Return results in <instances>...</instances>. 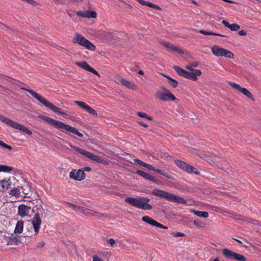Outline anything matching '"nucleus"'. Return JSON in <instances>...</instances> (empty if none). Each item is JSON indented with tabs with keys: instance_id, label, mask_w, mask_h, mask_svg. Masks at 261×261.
<instances>
[{
	"instance_id": "39448f33",
	"label": "nucleus",
	"mask_w": 261,
	"mask_h": 261,
	"mask_svg": "<svg viewBox=\"0 0 261 261\" xmlns=\"http://www.w3.org/2000/svg\"><path fill=\"white\" fill-rule=\"evenodd\" d=\"M69 145L72 148L74 149V151L87 157L88 159H90L92 161H95L98 163H101L103 165H107L108 164V161L101 156L93 154L91 152H88L82 148L75 146L71 144H70Z\"/></svg>"
},
{
	"instance_id": "7ed1b4c3",
	"label": "nucleus",
	"mask_w": 261,
	"mask_h": 261,
	"mask_svg": "<svg viewBox=\"0 0 261 261\" xmlns=\"http://www.w3.org/2000/svg\"><path fill=\"white\" fill-rule=\"evenodd\" d=\"M125 201L130 205L143 210H151L152 205L147 203L150 199L146 197H139L138 198H132V197H126Z\"/></svg>"
},
{
	"instance_id": "37998d69",
	"label": "nucleus",
	"mask_w": 261,
	"mask_h": 261,
	"mask_svg": "<svg viewBox=\"0 0 261 261\" xmlns=\"http://www.w3.org/2000/svg\"><path fill=\"white\" fill-rule=\"evenodd\" d=\"M108 243L111 245L112 247H115L116 246V243L115 242V241L113 238H110L108 239Z\"/></svg>"
},
{
	"instance_id": "4c0bfd02",
	"label": "nucleus",
	"mask_w": 261,
	"mask_h": 261,
	"mask_svg": "<svg viewBox=\"0 0 261 261\" xmlns=\"http://www.w3.org/2000/svg\"><path fill=\"white\" fill-rule=\"evenodd\" d=\"M18 242V239L16 237H13L11 238V237L8 238V244L9 245H17Z\"/></svg>"
},
{
	"instance_id": "2eb2a0df",
	"label": "nucleus",
	"mask_w": 261,
	"mask_h": 261,
	"mask_svg": "<svg viewBox=\"0 0 261 261\" xmlns=\"http://www.w3.org/2000/svg\"><path fill=\"white\" fill-rule=\"evenodd\" d=\"M142 220L144 222H145L147 224H148L149 225L156 226L157 227L163 228V229H167L168 228V227L166 226V225L161 224V223H159V222H158L157 221L154 220L153 219H152V218H151L148 216H143L142 218Z\"/></svg>"
},
{
	"instance_id": "a18cd8bd",
	"label": "nucleus",
	"mask_w": 261,
	"mask_h": 261,
	"mask_svg": "<svg viewBox=\"0 0 261 261\" xmlns=\"http://www.w3.org/2000/svg\"><path fill=\"white\" fill-rule=\"evenodd\" d=\"M65 204L67 206H68V207H71L73 210H75V208H76V206L77 205H75V204H72L70 202H65Z\"/></svg>"
},
{
	"instance_id": "412c9836",
	"label": "nucleus",
	"mask_w": 261,
	"mask_h": 261,
	"mask_svg": "<svg viewBox=\"0 0 261 261\" xmlns=\"http://www.w3.org/2000/svg\"><path fill=\"white\" fill-rule=\"evenodd\" d=\"M30 210V207L22 204L18 206V214L21 217H24L25 216H28Z\"/></svg>"
},
{
	"instance_id": "9b49d317",
	"label": "nucleus",
	"mask_w": 261,
	"mask_h": 261,
	"mask_svg": "<svg viewBox=\"0 0 261 261\" xmlns=\"http://www.w3.org/2000/svg\"><path fill=\"white\" fill-rule=\"evenodd\" d=\"M175 164L181 170H184L189 173H193L195 174H199V172L197 171V169L181 160H175Z\"/></svg>"
},
{
	"instance_id": "f257e3e1",
	"label": "nucleus",
	"mask_w": 261,
	"mask_h": 261,
	"mask_svg": "<svg viewBox=\"0 0 261 261\" xmlns=\"http://www.w3.org/2000/svg\"><path fill=\"white\" fill-rule=\"evenodd\" d=\"M39 118H41L48 124L66 135H71L74 134L81 138L83 137V134L80 133L76 128L61 121L43 116H40Z\"/></svg>"
},
{
	"instance_id": "052dcab7",
	"label": "nucleus",
	"mask_w": 261,
	"mask_h": 261,
	"mask_svg": "<svg viewBox=\"0 0 261 261\" xmlns=\"http://www.w3.org/2000/svg\"><path fill=\"white\" fill-rule=\"evenodd\" d=\"M223 1H225V2H228L231 3V2H230V1H228V0H223Z\"/></svg>"
},
{
	"instance_id": "423d86ee",
	"label": "nucleus",
	"mask_w": 261,
	"mask_h": 261,
	"mask_svg": "<svg viewBox=\"0 0 261 261\" xmlns=\"http://www.w3.org/2000/svg\"><path fill=\"white\" fill-rule=\"evenodd\" d=\"M0 121L6 123L10 127L19 130L20 131H22L23 132L27 134L31 135L32 134V132L31 130H30L27 127H25L23 125L19 124L13 120H12L9 118H7V117H5L3 116L0 115Z\"/></svg>"
},
{
	"instance_id": "aec40b11",
	"label": "nucleus",
	"mask_w": 261,
	"mask_h": 261,
	"mask_svg": "<svg viewBox=\"0 0 261 261\" xmlns=\"http://www.w3.org/2000/svg\"><path fill=\"white\" fill-rule=\"evenodd\" d=\"M137 173L140 176H142L144 178L148 179L150 181H152L153 182L155 183L156 184H160V182L154 176L151 175L150 174L144 172L142 171V170H138L137 171Z\"/></svg>"
},
{
	"instance_id": "20e7f679",
	"label": "nucleus",
	"mask_w": 261,
	"mask_h": 261,
	"mask_svg": "<svg viewBox=\"0 0 261 261\" xmlns=\"http://www.w3.org/2000/svg\"><path fill=\"white\" fill-rule=\"evenodd\" d=\"M152 194L154 196L165 198L167 200L172 202L182 204H187V201L184 198L177 196L173 194L158 189H154L152 191Z\"/></svg>"
},
{
	"instance_id": "6ab92c4d",
	"label": "nucleus",
	"mask_w": 261,
	"mask_h": 261,
	"mask_svg": "<svg viewBox=\"0 0 261 261\" xmlns=\"http://www.w3.org/2000/svg\"><path fill=\"white\" fill-rule=\"evenodd\" d=\"M161 43L163 45L166 47L169 50V51H175V53H177L180 54H182L184 53L182 49L177 47L169 42L166 41H162Z\"/></svg>"
},
{
	"instance_id": "bf43d9fd",
	"label": "nucleus",
	"mask_w": 261,
	"mask_h": 261,
	"mask_svg": "<svg viewBox=\"0 0 261 261\" xmlns=\"http://www.w3.org/2000/svg\"><path fill=\"white\" fill-rule=\"evenodd\" d=\"M213 261H220V258L218 257H216Z\"/></svg>"
},
{
	"instance_id": "dca6fc26",
	"label": "nucleus",
	"mask_w": 261,
	"mask_h": 261,
	"mask_svg": "<svg viewBox=\"0 0 261 261\" xmlns=\"http://www.w3.org/2000/svg\"><path fill=\"white\" fill-rule=\"evenodd\" d=\"M69 176L74 180L81 181L85 178L86 174L84 170L80 169L76 171L75 170H73L70 172Z\"/></svg>"
},
{
	"instance_id": "72a5a7b5",
	"label": "nucleus",
	"mask_w": 261,
	"mask_h": 261,
	"mask_svg": "<svg viewBox=\"0 0 261 261\" xmlns=\"http://www.w3.org/2000/svg\"><path fill=\"white\" fill-rule=\"evenodd\" d=\"M197 31L199 33H200V34H201L202 35H204L215 36H223L222 35H221L219 34L213 33L212 32H208V31H204L202 30H200Z\"/></svg>"
},
{
	"instance_id": "473e14b6",
	"label": "nucleus",
	"mask_w": 261,
	"mask_h": 261,
	"mask_svg": "<svg viewBox=\"0 0 261 261\" xmlns=\"http://www.w3.org/2000/svg\"><path fill=\"white\" fill-rule=\"evenodd\" d=\"M14 168L5 165H0V172H4L9 173L11 171H13Z\"/></svg>"
},
{
	"instance_id": "9d476101",
	"label": "nucleus",
	"mask_w": 261,
	"mask_h": 261,
	"mask_svg": "<svg viewBox=\"0 0 261 261\" xmlns=\"http://www.w3.org/2000/svg\"><path fill=\"white\" fill-rule=\"evenodd\" d=\"M222 253L226 258L234 261H246L245 257L240 253L231 251L228 249L222 250Z\"/></svg>"
},
{
	"instance_id": "8fccbe9b",
	"label": "nucleus",
	"mask_w": 261,
	"mask_h": 261,
	"mask_svg": "<svg viewBox=\"0 0 261 261\" xmlns=\"http://www.w3.org/2000/svg\"><path fill=\"white\" fill-rule=\"evenodd\" d=\"M45 245V242L44 241H41L38 243L37 247V248H41L44 247Z\"/></svg>"
},
{
	"instance_id": "e433bc0d",
	"label": "nucleus",
	"mask_w": 261,
	"mask_h": 261,
	"mask_svg": "<svg viewBox=\"0 0 261 261\" xmlns=\"http://www.w3.org/2000/svg\"><path fill=\"white\" fill-rule=\"evenodd\" d=\"M154 172H157V173L162 175L163 176L166 177L167 178L172 179L171 175L168 174L166 171H163V170H161L159 169H155V170L154 171Z\"/></svg>"
},
{
	"instance_id": "79ce46f5",
	"label": "nucleus",
	"mask_w": 261,
	"mask_h": 261,
	"mask_svg": "<svg viewBox=\"0 0 261 261\" xmlns=\"http://www.w3.org/2000/svg\"><path fill=\"white\" fill-rule=\"evenodd\" d=\"M194 224L199 227H203L204 226L203 223L199 220H194Z\"/></svg>"
},
{
	"instance_id": "e2e57ef3",
	"label": "nucleus",
	"mask_w": 261,
	"mask_h": 261,
	"mask_svg": "<svg viewBox=\"0 0 261 261\" xmlns=\"http://www.w3.org/2000/svg\"><path fill=\"white\" fill-rule=\"evenodd\" d=\"M54 1H58L59 0H54Z\"/></svg>"
},
{
	"instance_id": "4468645a",
	"label": "nucleus",
	"mask_w": 261,
	"mask_h": 261,
	"mask_svg": "<svg viewBox=\"0 0 261 261\" xmlns=\"http://www.w3.org/2000/svg\"><path fill=\"white\" fill-rule=\"evenodd\" d=\"M40 216V214L39 213V212H37L32 220V224L36 234L38 233L42 223L41 218Z\"/></svg>"
},
{
	"instance_id": "a878e982",
	"label": "nucleus",
	"mask_w": 261,
	"mask_h": 261,
	"mask_svg": "<svg viewBox=\"0 0 261 261\" xmlns=\"http://www.w3.org/2000/svg\"><path fill=\"white\" fill-rule=\"evenodd\" d=\"M120 82L122 85L132 90H135L136 89L135 85L130 81L126 79H121Z\"/></svg>"
},
{
	"instance_id": "4d7b16f0",
	"label": "nucleus",
	"mask_w": 261,
	"mask_h": 261,
	"mask_svg": "<svg viewBox=\"0 0 261 261\" xmlns=\"http://www.w3.org/2000/svg\"><path fill=\"white\" fill-rule=\"evenodd\" d=\"M233 240H234L235 241H236L237 242H239L240 244H242V242L241 241H240V240L239 239H236V238H232Z\"/></svg>"
},
{
	"instance_id": "13d9d810",
	"label": "nucleus",
	"mask_w": 261,
	"mask_h": 261,
	"mask_svg": "<svg viewBox=\"0 0 261 261\" xmlns=\"http://www.w3.org/2000/svg\"><path fill=\"white\" fill-rule=\"evenodd\" d=\"M138 73L140 75H143L144 74V72L142 70H139Z\"/></svg>"
},
{
	"instance_id": "09e8293b",
	"label": "nucleus",
	"mask_w": 261,
	"mask_h": 261,
	"mask_svg": "<svg viewBox=\"0 0 261 261\" xmlns=\"http://www.w3.org/2000/svg\"><path fill=\"white\" fill-rule=\"evenodd\" d=\"M137 122L138 124H139L141 126H142L144 127L147 128L148 126L147 124H146V123H145L141 120H138V121H137Z\"/></svg>"
},
{
	"instance_id": "de8ad7c7",
	"label": "nucleus",
	"mask_w": 261,
	"mask_h": 261,
	"mask_svg": "<svg viewBox=\"0 0 261 261\" xmlns=\"http://www.w3.org/2000/svg\"><path fill=\"white\" fill-rule=\"evenodd\" d=\"M145 167L147 169H148L150 171H154L155 169L154 167H153L152 165L147 164H146V166H145Z\"/></svg>"
},
{
	"instance_id": "f8f14e48",
	"label": "nucleus",
	"mask_w": 261,
	"mask_h": 261,
	"mask_svg": "<svg viewBox=\"0 0 261 261\" xmlns=\"http://www.w3.org/2000/svg\"><path fill=\"white\" fill-rule=\"evenodd\" d=\"M229 85L231 87V88L240 91L242 93H243L244 95L247 96L248 98L250 99L252 101H254V98L251 92L248 90L246 88H242L241 86L234 82H230L228 83Z\"/></svg>"
},
{
	"instance_id": "7c9ffc66",
	"label": "nucleus",
	"mask_w": 261,
	"mask_h": 261,
	"mask_svg": "<svg viewBox=\"0 0 261 261\" xmlns=\"http://www.w3.org/2000/svg\"><path fill=\"white\" fill-rule=\"evenodd\" d=\"M89 214H87V216H90L97 218H101L104 216L100 213L92 211V210H89Z\"/></svg>"
},
{
	"instance_id": "680f3d73",
	"label": "nucleus",
	"mask_w": 261,
	"mask_h": 261,
	"mask_svg": "<svg viewBox=\"0 0 261 261\" xmlns=\"http://www.w3.org/2000/svg\"><path fill=\"white\" fill-rule=\"evenodd\" d=\"M41 208L42 209V211H43L44 210L42 208V206H41Z\"/></svg>"
},
{
	"instance_id": "c9c22d12",
	"label": "nucleus",
	"mask_w": 261,
	"mask_h": 261,
	"mask_svg": "<svg viewBox=\"0 0 261 261\" xmlns=\"http://www.w3.org/2000/svg\"><path fill=\"white\" fill-rule=\"evenodd\" d=\"M137 115L141 118H143V119H146L148 120H153V117L151 116H148L147 114L142 112H138L137 113Z\"/></svg>"
},
{
	"instance_id": "ddd939ff",
	"label": "nucleus",
	"mask_w": 261,
	"mask_h": 261,
	"mask_svg": "<svg viewBox=\"0 0 261 261\" xmlns=\"http://www.w3.org/2000/svg\"><path fill=\"white\" fill-rule=\"evenodd\" d=\"M75 104H76L77 106L80 107L81 108H82L84 110H85L89 114L93 116L97 117V111L95 110H94L92 107H91L90 106H89L86 103L80 101H74Z\"/></svg>"
},
{
	"instance_id": "6e6d98bb",
	"label": "nucleus",
	"mask_w": 261,
	"mask_h": 261,
	"mask_svg": "<svg viewBox=\"0 0 261 261\" xmlns=\"http://www.w3.org/2000/svg\"><path fill=\"white\" fill-rule=\"evenodd\" d=\"M217 158H218L217 156L215 155L214 156V159L211 160V161H213L214 163H215L216 162H217Z\"/></svg>"
},
{
	"instance_id": "49530a36",
	"label": "nucleus",
	"mask_w": 261,
	"mask_h": 261,
	"mask_svg": "<svg viewBox=\"0 0 261 261\" xmlns=\"http://www.w3.org/2000/svg\"><path fill=\"white\" fill-rule=\"evenodd\" d=\"M92 261H103V259L100 258L98 255H94L92 256Z\"/></svg>"
},
{
	"instance_id": "0e129e2a",
	"label": "nucleus",
	"mask_w": 261,
	"mask_h": 261,
	"mask_svg": "<svg viewBox=\"0 0 261 261\" xmlns=\"http://www.w3.org/2000/svg\"><path fill=\"white\" fill-rule=\"evenodd\" d=\"M0 24H2V25H3V24H2V23H1V22H0Z\"/></svg>"
},
{
	"instance_id": "c03bdc74",
	"label": "nucleus",
	"mask_w": 261,
	"mask_h": 261,
	"mask_svg": "<svg viewBox=\"0 0 261 261\" xmlns=\"http://www.w3.org/2000/svg\"><path fill=\"white\" fill-rule=\"evenodd\" d=\"M172 236L174 237H182L185 236V234L181 232H173L172 233Z\"/></svg>"
},
{
	"instance_id": "603ef678",
	"label": "nucleus",
	"mask_w": 261,
	"mask_h": 261,
	"mask_svg": "<svg viewBox=\"0 0 261 261\" xmlns=\"http://www.w3.org/2000/svg\"><path fill=\"white\" fill-rule=\"evenodd\" d=\"M238 34L241 36H245L246 35V32L244 30H241L238 32Z\"/></svg>"
},
{
	"instance_id": "6e6552de",
	"label": "nucleus",
	"mask_w": 261,
	"mask_h": 261,
	"mask_svg": "<svg viewBox=\"0 0 261 261\" xmlns=\"http://www.w3.org/2000/svg\"><path fill=\"white\" fill-rule=\"evenodd\" d=\"M163 92L158 91L155 93L156 97L160 100L162 101H175L176 100L175 96L171 93L168 90L163 87L162 88Z\"/></svg>"
},
{
	"instance_id": "58836bf2",
	"label": "nucleus",
	"mask_w": 261,
	"mask_h": 261,
	"mask_svg": "<svg viewBox=\"0 0 261 261\" xmlns=\"http://www.w3.org/2000/svg\"><path fill=\"white\" fill-rule=\"evenodd\" d=\"M198 66V62H195L192 63H190V64H188L187 66H186V68L189 70L190 71H192L193 70H195L193 67H196Z\"/></svg>"
},
{
	"instance_id": "5701e85b",
	"label": "nucleus",
	"mask_w": 261,
	"mask_h": 261,
	"mask_svg": "<svg viewBox=\"0 0 261 261\" xmlns=\"http://www.w3.org/2000/svg\"><path fill=\"white\" fill-rule=\"evenodd\" d=\"M201 74V72L199 69L193 70V71H190L188 79H192L196 81L198 79L197 76H200Z\"/></svg>"
},
{
	"instance_id": "3c124183",
	"label": "nucleus",
	"mask_w": 261,
	"mask_h": 261,
	"mask_svg": "<svg viewBox=\"0 0 261 261\" xmlns=\"http://www.w3.org/2000/svg\"><path fill=\"white\" fill-rule=\"evenodd\" d=\"M22 1H25L27 2L28 3L32 5H35L36 3L35 1L34 0H21Z\"/></svg>"
},
{
	"instance_id": "c756f323",
	"label": "nucleus",
	"mask_w": 261,
	"mask_h": 261,
	"mask_svg": "<svg viewBox=\"0 0 261 261\" xmlns=\"http://www.w3.org/2000/svg\"><path fill=\"white\" fill-rule=\"evenodd\" d=\"M11 184V181L10 179L0 180V186L2 187L3 189H8Z\"/></svg>"
},
{
	"instance_id": "393cba45",
	"label": "nucleus",
	"mask_w": 261,
	"mask_h": 261,
	"mask_svg": "<svg viewBox=\"0 0 261 261\" xmlns=\"http://www.w3.org/2000/svg\"><path fill=\"white\" fill-rule=\"evenodd\" d=\"M222 23L224 24V26L229 28L231 31H237L239 30L240 28V26L239 24H230L226 20H223Z\"/></svg>"
},
{
	"instance_id": "a19ab883",
	"label": "nucleus",
	"mask_w": 261,
	"mask_h": 261,
	"mask_svg": "<svg viewBox=\"0 0 261 261\" xmlns=\"http://www.w3.org/2000/svg\"><path fill=\"white\" fill-rule=\"evenodd\" d=\"M0 146H3V147L11 150L12 147L9 145H7L6 143L2 141H0Z\"/></svg>"
},
{
	"instance_id": "2f4dec72",
	"label": "nucleus",
	"mask_w": 261,
	"mask_h": 261,
	"mask_svg": "<svg viewBox=\"0 0 261 261\" xmlns=\"http://www.w3.org/2000/svg\"><path fill=\"white\" fill-rule=\"evenodd\" d=\"M164 77H165L168 79V82H169V84L173 88H175L177 87V86L179 83H178V82L176 80H175L173 79H172L171 77H169L168 75H164Z\"/></svg>"
},
{
	"instance_id": "cd10ccee",
	"label": "nucleus",
	"mask_w": 261,
	"mask_h": 261,
	"mask_svg": "<svg viewBox=\"0 0 261 261\" xmlns=\"http://www.w3.org/2000/svg\"><path fill=\"white\" fill-rule=\"evenodd\" d=\"M9 195L12 196H14L16 198L20 197V191L19 187L12 188L9 191Z\"/></svg>"
},
{
	"instance_id": "f704fd0d",
	"label": "nucleus",
	"mask_w": 261,
	"mask_h": 261,
	"mask_svg": "<svg viewBox=\"0 0 261 261\" xmlns=\"http://www.w3.org/2000/svg\"><path fill=\"white\" fill-rule=\"evenodd\" d=\"M74 211L75 212H79L80 213H83L85 215L88 214L89 212V209L79 205H77L76 208H75Z\"/></svg>"
},
{
	"instance_id": "c85d7f7f",
	"label": "nucleus",
	"mask_w": 261,
	"mask_h": 261,
	"mask_svg": "<svg viewBox=\"0 0 261 261\" xmlns=\"http://www.w3.org/2000/svg\"><path fill=\"white\" fill-rule=\"evenodd\" d=\"M195 215L199 217L207 218L208 217V213L206 211H197V210H193L192 211Z\"/></svg>"
},
{
	"instance_id": "5fc2aeb1",
	"label": "nucleus",
	"mask_w": 261,
	"mask_h": 261,
	"mask_svg": "<svg viewBox=\"0 0 261 261\" xmlns=\"http://www.w3.org/2000/svg\"><path fill=\"white\" fill-rule=\"evenodd\" d=\"M21 189H22V193H23V194L24 195H28V194H29V193H27V192H24L25 189L23 188V186H22V187H21Z\"/></svg>"
},
{
	"instance_id": "864d4df0",
	"label": "nucleus",
	"mask_w": 261,
	"mask_h": 261,
	"mask_svg": "<svg viewBox=\"0 0 261 261\" xmlns=\"http://www.w3.org/2000/svg\"><path fill=\"white\" fill-rule=\"evenodd\" d=\"M91 168L89 167H86L84 168L83 171H84V172L86 171V172H89V171H91Z\"/></svg>"
},
{
	"instance_id": "b1692460",
	"label": "nucleus",
	"mask_w": 261,
	"mask_h": 261,
	"mask_svg": "<svg viewBox=\"0 0 261 261\" xmlns=\"http://www.w3.org/2000/svg\"><path fill=\"white\" fill-rule=\"evenodd\" d=\"M137 2L140 3L141 5L144 6H147L150 8H152L153 9L158 10H161V9L160 7H159L157 5H154L152 3L146 2L144 0H136Z\"/></svg>"
},
{
	"instance_id": "4be33fe9",
	"label": "nucleus",
	"mask_w": 261,
	"mask_h": 261,
	"mask_svg": "<svg viewBox=\"0 0 261 261\" xmlns=\"http://www.w3.org/2000/svg\"><path fill=\"white\" fill-rule=\"evenodd\" d=\"M174 69L179 75L188 79L190 72L187 71L185 69L177 66H174Z\"/></svg>"
},
{
	"instance_id": "f3484780",
	"label": "nucleus",
	"mask_w": 261,
	"mask_h": 261,
	"mask_svg": "<svg viewBox=\"0 0 261 261\" xmlns=\"http://www.w3.org/2000/svg\"><path fill=\"white\" fill-rule=\"evenodd\" d=\"M75 64L76 66H78L87 71L91 72L94 75L98 76V77H100L99 73L93 68L91 67L90 65H89L86 62H76Z\"/></svg>"
},
{
	"instance_id": "bb28decb",
	"label": "nucleus",
	"mask_w": 261,
	"mask_h": 261,
	"mask_svg": "<svg viewBox=\"0 0 261 261\" xmlns=\"http://www.w3.org/2000/svg\"><path fill=\"white\" fill-rule=\"evenodd\" d=\"M23 228V222L22 221H19L16 225L14 232L17 234H20L22 232Z\"/></svg>"
},
{
	"instance_id": "ea45409f",
	"label": "nucleus",
	"mask_w": 261,
	"mask_h": 261,
	"mask_svg": "<svg viewBox=\"0 0 261 261\" xmlns=\"http://www.w3.org/2000/svg\"><path fill=\"white\" fill-rule=\"evenodd\" d=\"M134 161L135 163H137V164L139 165L140 166H141L144 167H145V166H146V163H145V162H143L142 161H141L139 159H134Z\"/></svg>"
},
{
	"instance_id": "f03ea898",
	"label": "nucleus",
	"mask_w": 261,
	"mask_h": 261,
	"mask_svg": "<svg viewBox=\"0 0 261 261\" xmlns=\"http://www.w3.org/2000/svg\"><path fill=\"white\" fill-rule=\"evenodd\" d=\"M22 89L25 90V91L29 92L34 98L36 99L43 105L50 109L53 112L56 113L58 115H62L64 117H66L68 116V114L65 112H62L60 108L54 106L51 102L48 101L45 98L41 96L36 92H34L33 90L30 89H25L23 88H22Z\"/></svg>"
},
{
	"instance_id": "1a4fd4ad",
	"label": "nucleus",
	"mask_w": 261,
	"mask_h": 261,
	"mask_svg": "<svg viewBox=\"0 0 261 261\" xmlns=\"http://www.w3.org/2000/svg\"><path fill=\"white\" fill-rule=\"evenodd\" d=\"M212 53L216 57H224L228 59H233L234 55L230 51L218 45H214L211 48Z\"/></svg>"
},
{
	"instance_id": "a211bd4d",
	"label": "nucleus",
	"mask_w": 261,
	"mask_h": 261,
	"mask_svg": "<svg viewBox=\"0 0 261 261\" xmlns=\"http://www.w3.org/2000/svg\"><path fill=\"white\" fill-rule=\"evenodd\" d=\"M76 14L77 16L83 18H95L97 17V13L92 11H76Z\"/></svg>"
},
{
	"instance_id": "0eeeda50",
	"label": "nucleus",
	"mask_w": 261,
	"mask_h": 261,
	"mask_svg": "<svg viewBox=\"0 0 261 261\" xmlns=\"http://www.w3.org/2000/svg\"><path fill=\"white\" fill-rule=\"evenodd\" d=\"M73 42L77 43L80 45L85 47L86 49L90 51H93L95 50L96 47L95 45L89 41L87 39L76 33L75 38L73 39Z\"/></svg>"
}]
</instances>
